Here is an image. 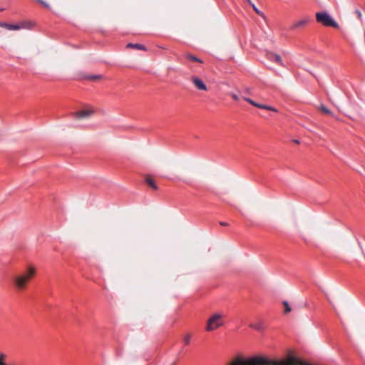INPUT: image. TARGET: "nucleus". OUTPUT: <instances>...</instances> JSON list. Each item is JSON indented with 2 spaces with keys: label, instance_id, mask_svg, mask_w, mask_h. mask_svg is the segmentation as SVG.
I'll use <instances>...</instances> for the list:
<instances>
[{
  "label": "nucleus",
  "instance_id": "1",
  "mask_svg": "<svg viewBox=\"0 0 365 365\" xmlns=\"http://www.w3.org/2000/svg\"><path fill=\"white\" fill-rule=\"evenodd\" d=\"M288 361L289 364L284 360H272L260 356H255L250 358L237 356L229 365H297V360L293 356H289ZM304 365L310 364L306 363Z\"/></svg>",
  "mask_w": 365,
  "mask_h": 365
},
{
  "label": "nucleus",
  "instance_id": "2",
  "mask_svg": "<svg viewBox=\"0 0 365 365\" xmlns=\"http://www.w3.org/2000/svg\"><path fill=\"white\" fill-rule=\"evenodd\" d=\"M36 269L33 266H29L22 273L16 275L14 278V284L19 291H23L26 288L29 281L36 275Z\"/></svg>",
  "mask_w": 365,
  "mask_h": 365
},
{
  "label": "nucleus",
  "instance_id": "3",
  "mask_svg": "<svg viewBox=\"0 0 365 365\" xmlns=\"http://www.w3.org/2000/svg\"><path fill=\"white\" fill-rule=\"evenodd\" d=\"M224 325L223 315L215 313L207 320V331L216 330Z\"/></svg>",
  "mask_w": 365,
  "mask_h": 365
},
{
  "label": "nucleus",
  "instance_id": "4",
  "mask_svg": "<svg viewBox=\"0 0 365 365\" xmlns=\"http://www.w3.org/2000/svg\"><path fill=\"white\" fill-rule=\"evenodd\" d=\"M316 20L325 26L339 28L337 22L327 11L317 12L316 14Z\"/></svg>",
  "mask_w": 365,
  "mask_h": 365
},
{
  "label": "nucleus",
  "instance_id": "5",
  "mask_svg": "<svg viewBox=\"0 0 365 365\" xmlns=\"http://www.w3.org/2000/svg\"><path fill=\"white\" fill-rule=\"evenodd\" d=\"M311 21L310 17H304V19L294 22L290 27V29L295 30L306 26Z\"/></svg>",
  "mask_w": 365,
  "mask_h": 365
},
{
  "label": "nucleus",
  "instance_id": "6",
  "mask_svg": "<svg viewBox=\"0 0 365 365\" xmlns=\"http://www.w3.org/2000/svg\"><path fill=\"white\" fill-rule=\"evenodd\" d=\"M93 110H83L73 113V115L76 118H88L93 114Z\"/></svg>",
  "mask_w": 365,
  "mask_h": 365
},
{
  "label": "nucleus",
  "instance_id": "7",
  "mask_svg": "<svg viewBox=\"0 0 365 365\" xmlns=\"http://www.w3.org/2000/svg\"><path fill=\"white\" fill-rule=\"evenodd\" d=\"M190 81L197 89L205 91V84L200 78L194 76L191 77Z\"/></svg>",
  "mask_w": 365,
  "mask_h": 365
},
{
  "label": "nucleus",
  "instance_id": "8",
  "mask_svg": "<svg viewBox=\"0 0 365 365\" xmlns=\"http://www.w3.org/2000/svg\"><path fill=\"white\" fill-rule=\"evenodd\" d=\"M267 58L271 61L276 62L279 65L283 66V62H282V58L280 57L279 55H278L277 53H267Z\"/></svg>",
  "mask_w": 365,
  "mask_h": 365
},
{
  "label": "nucleus",
  "instance_id": "9",
  "mask_svg": "<svg viewBox=\"0 0 365 365\" xmlns=\"http://www.w3.org/2000/svg\"><path fill=\"white\" fill-rule=\"evenodd\" d=\"M243 99L245 101L248 102L249 103H250L251 105H252L257 108H262V109L264 108L265 104H261V103H256L255 101H254L253 100H252L250 98L244 97Z\"/></svg>",
  "mask_w": 365,
  "mask_h": 365
},
{
  "label": "nucleus",
  "instance_id": "10",
  "mask_svg": "<svg viewBox=\"0 0 365 365\" xmlns=\"http://www.w3.org/2000/svg\"><path fill=\"white\" fill-rule=\"evenodd\" d=\"M0 27H4L9 30H19L16 24H9L5 22H0Z\"/></svg>",
  "mask_w": 365,
  "mask_h": 365
},
{
  "label": "nucleus",
  "instance_id": "11",
  "mask_svg": "<svg viewBox=\"0 0 365 365\" xmlns=\"http://www.w3.org/2000/svg\"><path fill=\"white\" fill-rule=\"evenodd\" d=\"M16 26L19 27V30L21 29H29L32 26V23L28 21H23L21 22L19 24H16Z\"/></svg>",
  "mask_w": 365,
  "mask_h": 365
},
{
  "label": "nucleus",
  "instance_id": "12",
  "mask_svg": "<svg viewBox=\"0 0 365 365\" xmlns=\"http://www.w3.org/2000/svg\"><path fill=\"white\" fill-rule=\"evenodd\" d=\"M127 47L128 48H136V49H139V50H143V51H145L146 50V48L145 46L142 45V44H139V43H128L127 45Z\"/></svg>",
  "mask_w": 365,
  "mask_h": 365
},
{
  "label": "nucleus",
  "instance_id": "13",
  "mask_svg": "<svg viewBox=\"0 0 365 365\" xmlns=\"http://www.w3.org/2000/svg\"><path fill=\"white\" fill-rule=\"evenodd\" d=\"M185 57L187 59H188L190 61H192L199 62V63H202L203 62L201 59H200L197 57H196L195 56H192V54L188 53H185Z\"/></svg>",
  "mask_w": 365,
  "mask_h": 365
},
{
  "label": "nucleus",
  "instance_id": "14",
  "mask_svg": "<svg viewBox=\"0 0 365 365\" xmlns=\"http://www.w3.org/2000/svg\"><path fill=\"white\" fill-rule=\"evenodd\" d=\"M145 182L153 189H154L155 190L158 189V187L157 185L155 184V181L151 178L147 177L145 178Z\"/></svg>",
  "mask_w": 365,
  "mask_h": 365
},
{
  "label": "nucleus",
  "instance_id": "15",
  "mask_svg": "<svg viewBox=\"0 0 365 365\" xmlns=\"http://www.w3.org/2000/svg\"><path fill=\"white\" fill-rule=\"evenodd\" d=\"M251 6H252V7L253 10H254V11H255V12H256L259 16H261L262 18H263L264 19H266V16H265V14H264L262 11H261L260 10H259V9H257V7L255 6V4H253V3H252V4H251Z\"/></svg>",
  "mask_w": 365,
  "mask_h": 365
},
{
  "label": "nucleus",
  "instance_id": "16",
  "mask_svg": "<svg viewBox=\"0 0 365 365\" xmlns=\"http://www.w3.org/2000/svg\"><path fill=\"white\" fill-rule=\"evenodd\" d=\"M86 78L91 80V81H98L103 78V76L101 75H92V76H88L86 77Z\"/></svg>",
  "mask_w": 365,
  "mask_h": 365
},
{
  "label": "nucleus",
  "instance_id": "17",
  "mask_svg": "<svg viewBox=\"0 0 365 365\" xmlns=\"http://www.w3.org/2000/svg\"><path fill=\"white\" fill-rule=\"evenodd\" d=\"M6 355L4 353L0 351V365H8L6 363Z\"/></svg>",
  "mask_w": 365,
  "mask_h": 365
},
{
  "label": "nucleus",
  "instance_id": "18",
  "mask_svg": "<svg viewBox=\"0 0 365 365\" xmlns=\"http://www.w3.org/2000/svg\"><path fill=\"white\" fill-rule=\"evenodd\" d=\"M250 327L257 331H262L263 329V326L262 323L251 324Z\"/></svg>",
  "mask_w": 365,
  "mask_h": 365
},
{
  "label": "nucleus",
  "instance_id": "19",
  "mask_svg": "<svg viewBox=\"0 0 365 365\" xmlns=\"http://www.w3.org/2000/svg\"><path fill=\"white\" fill-rule=\"evenodd\" d=\"M320 110L324 113L325 114H328V115H334L332 112L328 109L326 106L322 105L321 107H320Z\"/></svg>",
  "mask_w": 365,
  "mask_h": 365
},
{
  "label": "nucleus",
  "instance_id": "20",
  "mask_svg": "<svg viewBox=\"0 0 365 365\" xmlns=\"http://www.w3.org/2000/svg\"><path fill=\"white\" fill-rule=\"evenodd\" d=\"M283 304L284 306V312L285 313H288V312H291V307L289 305L288 302H286V301H284L283 302Z\"/></svg>",
  "mask_w": 365,
  "mask_h": 365
},
{
  "label": "nucleus",
  "instance_id": "21",
  "mask_svg": "<svg viewBox=\"0 0 365 365\" xmlns=\"http://www.w3.org/2000/svg\"><path fill=\"white\" fill-rule=\"evenodd\" d=\"M265 110H272L274 112H277V110L272 106H269L268 105H265L264 108Z\"/></svg>",
  "mask_w": 365,
  "mask_h": 365
},
{
  "label": "nucleus",
  "instance_id": "22",
  "mask_svg": "<svg viewBox=\"0 0 365 365\" xmlns=\"http://www.w3.org/2000/svg\"><path fill=\"white\" fill-rule=\"evenodd\" d=\"M38 2H39L41 5H43L44 7L46 8H50V6L48 4H47L46 1H44L43 0H37Z\"/></svg>",
  "mask_w": 365,
  "mask_h": 365
},
{
  "label": "nucleus",
  "instance_id": "23",
  "mask_svg": "<svg viewBox=\"0 0 365 365\" xmlns=\"http://www.w3.org/2000/svg\"><path fill=\"white\" fill-rule=\"evenodd\" d=\"M355 14L357 15V17L358 19L361 21L362 20V14H361V12L360 11V10L359 9H356L355 11Z\"/></svg>",
  "mask_w": 365,
  "mask_h": 365
},
{
  "label": "nucleus",
  "instance_id": "24",
  "mask_svg": "<svg viewBox=\"0 0 365 365\" xmlns=\"http://www.w3.org/2000/svg\"><path fill=\"white\" fill-rule=\"evenodd\" d=\"M190 340V335L187 334L184 338V342L185 344H188Z\"/></svg>",
  "mask_w": 365,
  "mask_h": 365
},
{
  "label": "nucleus",
  "instance_id": "25",
  "mask_svg": "<svg viewBox=\"0 0 365 365\" xmlns=\"http://www.w3.org/2000/svg\"><path fill=\"white\" fill-rule=\"evenodd\" d=\"M231 96L232 97V98L235 101H238L239 100V96L235 94V93H232Z\"/></svg>",
  "mask_w": 365,
  "mask_h": 365
},
{
  "label": "nucleus",
  "instance_id": "26",
  "mask_svg": "<svg viewBox=\"0 0 365 365\" xmlns=\"http://www.w3.org/2000/svg\"><path fill=\"white\" fill-rule=\"evenodd\" d=\"M220 225H222V226H227L228 224L226 223V222H220Z\"/></svg>",
  "mask_w": 365,
  "mask_h": 365
},
{
  "label": "nucleus",
  "instance_id": "27",
  "mask_svg": "<svg viewBox=\"0 0 365 365\" xmlns=\"http://www.w3.org/2000/svg\"><path fill=\"white\" fill-rule=\"evenodd\" d=\"M294 142L295 143H297V144H299V140L295 139V140H294Z\"/></svg>",
  "mask_w": 365,
  "mask_h": 365
},
{
  "label": "nucleus",
  "instance_id": "28",
  "mask_svg": "<svg viewBox=\"0 0 365 365\" xmlns=\"http://www.w3.org/2000/svg\"><path fill=\"white\" fill-rule=\"evenodd\" d=\"M246 1L250 4L251 5V4H252V1L251 0H246Z\"/></svg>",
  "mask_w": 365,
  "mask_h": 365
},
{
  "label": "nucleus",
  "instance_id": "29",
  "mask_svg": "<svg viewBox=\"0 0 365 365\" xmlns=\"http://www.w3.org/2000/svg\"><path fill=\"white\" fill-rule=\"evenodd\" d=\"M3 10H4V9H0V11H3Z\"/></svg>",
  "mask_w": 365,
  "mask_h": 365
}]
</instances>
